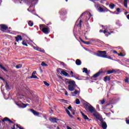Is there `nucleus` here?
<instances>
[{"label":"nucleus","mask_w":129,"mask_h":129,"mask_svg":"<svg viewBox=\"0 0 129 129\" xmlns=\"http://www.w3.org/2000/svg\"><path fill=\"white\" fill-rule=\"evenodd\" d=\"M17 105L18 106H21V105H23V108L25 107H27V105H29L28 104H24L23 102H21V101H18V102L16 103Z\"/></svg>","instance_id":"nucleus-10"},{"label":"nucleus","mask_w":129,"mask_h":129,"mask_svg":"<svg viewBox=\"0 0 129 129\" xmlns=\"http://www.w3.org/2000/svg\"><path fill=\"white\" fill-rule=\"evenodd\" d=\"M0 30L1 31H2L3 33H5V31L9 30V27L6 24H1L0 25Z\"/></svg>","instance_id":"nucleus-5"},{"label":"nucleus","mask_w":129,"mask_h":129,"mask_svg":"<svg viewBox=\"0 0 129 129\" xmlns=\"http://www.w3.org/2000/svg\"><path fill=\"white\" fill-rule=\"evenodd\" d=\"M118 55L120 56L121 57H123V54L122 53H117Z\"/></svg>","instance_id":"nucleus-47"},{"label":"nucleus","mask_w":129,"mask_h":129,"mask_svg":"<svg viewBox=\"0 0 129 129\" xmlns=\"http://www.w3.org/2000/svg\"><path fill=\"white\" fill-rule=\"evenodd\" d=\"M66 111L71 118H73V116L70 113V111L68 110V109H66Z\"/></svg>","instance_id":"nucleus-19"},{"label":"nucleus","mask_w":129,"mask_h":129,"mask_svg":"<svg viewBox=\"0 0 129 129\" xmlns=\"http://www.w3.org/2000/svg\"><path fill=\"white\" fill-rule=\"evenodd\" d=\"M106 58H107V59H111V56H107V57H106Z\"/></svg>","instance_id":"nucleus-57"},{"label":"nucleus","mask_w":129,"mask_h":129,"mask_svg":"<svg viewBox=\"0 0 129 129\" xmlns=\"http://www.w3.org/2000/svg\"><path fill=\"white\" fill-rule=\"evenodd\" d=\"M116 11H117L118 13L119 12H120V9H119V8H117Z\"/></svg>","instance_id":"nucleus-55"},{"label":"nucleus","mask_w":129,"mask_h":129,"mask_svg":"<svg viewBox=\"0 0 129 129\" xmlns=\"http://www.w3.org/2000/svg\"><path fill=\"white\" fill-rule=\"evenodd\" d=\"M67 83H69L70 84V85L68 86L69 90H70V91H74V87H75V81H69L67 82Z\"/></svg>","instance_id":"nucleus-1"},{"label":"nucleus","mask_w":129,"mask_h":129,"mask_svg":"<svg viewBox=\"0 0 129 129\" xmlns=\"http://www.w3.org/2000/svg\"><path fill=\"white\" fill-rule=\"evenodd\" d=\"M124 7L127 8V0H124Z\"/></svg>","instance_id":"nucleus-32"},{"label":"nucleus","mask_w":129,"mask_h":129,"mask_svg":"<svg viewBox=\"0 0 129 129\" xmlns=\"http://www.w3.org/2000/svg\"><path fill=\"white\" fill-rule=\"evenodd\" d=\"M85 108L86 109H88V110L89 111V112H91V113H93V112H96V109H95V108H94V107L91 105L88 106V105H87Z\"/></svg>","instance_id":"nucleus-4"},{"label":"nucleus","mask_w":129,"mask_h":129,"mask_svg":"<svg viewBox=\"0 0 129 129\" xmlns=\"http://www.w3.org/2000/svg\"><path fill=\"white\" fill-rule=\"evenodd\" d=\"M37 73L36 71H33L31 77H28V79H32L33 78L35 79H38V77L35 75Z\"/></svg>","instance_id":"nucleus-8"},{"label":"nucleus","mask_w":129,"mask_h":129,"mask_svg":"<svg viewBox=\"0 0 129 129\" xmlns=\"http://www.w3.org/2000/svg\"><path fill=\"white\" fill-rule=\"evenodd\" d=\"M113 54H117V51L116 50H113Z\"/></svg>","instance_id":"nucleus-54"},{"label":"nucleus","mask_w":129,"mask_h":129,"mask_svg":"<svg viewBox=\"0 0 129 129\" xmlns=\"http://www.w3.org/2000/svg\"><path fill=\"white\" fill-rule=\"evenodd\" d=\"M95 7L98 10H99V8H100V4H95Z\"/></svg>","instance_id":"nucleus-26"},{"label":"nucleus","mask_w":129,"mask_h":129,"mask_svg":"<svg viewBox=\"0 0 129 129\" xmlns=\"http://www.w3.org/2000/svg\"><path fill=\"white\" fill-rule=\"evenodd\" d=\"M61 101H62V102H64V103H68V101L65 99H61Z\"/></svg>","instance_id":"nucleus-45"},{"label":"nucleus","mask_w":129,"mask_h":129,"mask_svg":"<svg viewBox=\"0 0 129 129\" xmlns=\"http://www.w3.org/2000/svg\"><path fill=\"white\" fill-rule=\"evenodd\" d=\"M43 83L45 85H46V86H50V84L48 83L46 81H44Z\"/></svg>","instance_id":"nucleus-41"},{"label":"nucleus","mask_w":129,"mask_h":129,"mask_svg":"<svg viewBox=\"0 0 129 129\" xmlns=\"http://www.w3.org/2000/svg\"><path fill=\"white\" fill-rule=\"evenodd\" d=\"M99 32H100V33H103V30H102V29H100V30H99Z\"/></svg>","instance_id":"nucleus-62"},{"label":"nucleus","mask_w":129,"mask_h":129,"mask_svg":"<svg viewBox=\"0 0 129 129\" xmlns=\"http://www.w3.org/2000/svg\"><path fill=\"white\" fill-rule=\"evenodd\" d=\"M0 79H1V80H3V81H6V80H5V79H4V78L0 77Z\"/></svg>","instance_id":"nucleus-53"},{"label":"nucleus","mask_w":129,"mask_h":129,"mask_svg":"<svg viewBox=\"0 0 129 129\" xmlns=\"http://www.w3.org/2000/svg\"><path fill=\"white\" fill-rule=\"evenodd\" d=\"M0 68H1V69H3V70H4V71H5V72H8V70H7L6 68L4 67V66H3V65L1 64H0Z\"/></svg>","instance_id":"nucleus-23"},{"label":"nucleus","mask_w":129,"mask_h":129,"mask_svg":"<svg viewBox=\"0 0 129 129\" xmlns=\"http://www.w3.org/2000/svg\"><path fill=\"white\" fill-rule=\"evenodd\" d=\"M22 45H23V46H26V47H28V44H27V42L25 40H23L22 42Z\"/></svg>","instance_id":"nucleus-29"},{"label":"nucleus","mask_w":129,"mask_h":129,"mask_svg":"<svg viewBox=\"0 0 129 129\" xmlns=\"http://www.w3.org/2000/svg\"><path fill=\"white\" fill-rule=\"evenodd\" d=\"M93 115H94L97 119H99L100 118V115H99V113H98V112H96L94 113H93Z\"/></svg>","instance_id":"nucleus-16"},{"label":"nucleus","mask_w":129,"mask_h":129,"mask_svg":"<svg viewBox=\"0 0 129 129\" xmlns=\"http://www.w3.org/2000/svg\"><path fill=\"white\" fill-rule=\"evenodd\" d=\"M99 103H100V104H104V103H105V100H104V99H103V100H100L99 101Z\"/></svg>","instance_id":"nucleus-24"},{"label":"nucleus","mask_w":129,"mask_h":129,"mask_svg":"<svg viewBox=\"0 0 129 129\" xmlns=\"http://www.w3.org/2000/svg\"><path fill=\"white\" fill-rule=\"evenodd\" d=\"M76 104H80V100L79 99L76 100Z\"/></svg>","instance_id":"nucleus-37"},{"label":"nucleus","mask_w":129,"mask_h":129,"mask_svg":"<svg viewBox=\"0 0 129 129\" xmlns=\"http://www.w3.org/2000/svg\"><path fill=\"white\" fill-rule=\"evenodd\" d=\"M84 15H85V12L82 13L81 16H80V18H82V17H83V16H84Z\"/></svg>","instance_id":"nucleus-50"},{"label":"nucleus","mask_w":129,"mask_h":129,"mask_svg":"<svg viewBox=\"0 0 129 129\" xmlns=\"http://www.w3.org/2000/svg\"><path fill=\"white\" fill-rule=\"evenodd\" d=\"M96 107H97V109H99V105H97Z\"/></svg>","instance_id":"nucleus-61"},{"label":"nucleus","mask_w":129,"mask_h":129,"mask_svg":"<svg viewBox=\"0 0 129 129\" xmlns=\"http://www.w3.org/2000/svg\"><path fill=\"white\" fill-rule=\"evenodd\" d=\"M81 114L82 115V117H83V118H84V119H85V120H87L88 121H90L91 120V119H89V118H88L87 115H85V114H84V113H83V112H81Z\"/></svg>","instance_id":"nucleus-9"},{"label":"nucleus","mask_w":129,"mask_h":129,"mask_svg":"<svg viewBox=\"0 0 129 129\" xmlns=\"http://www.w3.org/2000/svg\"><path fill=\"white\" fill-rule=\"evenodd\" d=\"M33 7H34V5H33V4H31V5L30 6V7H29V9H30V8H33Z\"/></svg>","instance_id":"nucleus-60"},{"label":"nucleus","mask_w":129,"mask_h":129,"mask_svg":"<svg viewBox=\"0 0 129 129\" xmlns=\"http://www.w3.org/2000/svg\"><path fill=\"white\" fill-rule=\"evenodd\" d=\"M21 67H23V64H19L16 66V68L17 69H20V68H21Z\"/></svg>","instance_id":"nucleus-28"},{"label":"nucleus","mask_w":129,"mask_h":129,"mask_svg":"<svg viewBox=\"0 0 129 129\" xmlns=\"http://www.w3.org/2000/svg\"><path fill=\"white\" fill-rule=\"evenodd\" d=\"M103 32L104 33V34H106V33H107V31H106V30H104L103 31Z\"/></svg>","instance_id":"nucleus-58"},{"label":"nucleus","mask_w":129,"mask_h":129,"mask_svg":"<svg viewBox=\"0 0 129 129\" xmlns=\"http://www.w3.org/2000/svg\"><path fill=\"white\" fill-rule=\"evenodd\" d=\"M41 66H42L43 67H47V66H48V64L46 63H45V62L44 61H42L41 62Z\"/></svg>","instance_id":"nucleus-25"},{"label":"nucleus","mask_w":129,"mask_h":129,"mask_svg":"<svg viewBox=\"0 0 129 129\" xmlns=\"http://www.w3.org/2000/svg\"><path fill=\"white\" fill-rule=\"evenodd\" d=\"M15 42H19V41H22L23 38H22V35H18L17 36L15 37Z\"/></svg>","instance_id":"nucleus-13"},{"label":"nucleus","mask_w":129,"mask_h":129,"mask_svg":"<svg viewBox=\"0 0 129 129\" xmlns=\"http://www.w3.org/2000/svg\"><path fill=\"white\" fill-rule=\"evenodd\" d=\"M61 74L64 75V76H69V74L64 71H61Z\"/></svg>","instance_id":"nucleus-22"},{"label":"nucleus","mask_w":129,"mask_h":129,"mask_svg":"<svg viewBox=\"0 0 129 129\" xmlns=\"http://www.w3.org/2000/svg\"><path fill=\"white\" fill-rule=\"evenodd\" d=\"M38 51H39V52H41V53L45 52V50H44V49H41V48H39V49H38Z\"/></svg>","instance_id":"nucleus-44"},{"label":"nucleus","mask_w":129,"mask_h":129,"mask_svg":"<svg viewBox=\"0 0 129 129\" xmlns=\"http://www.w3.org/2000/svg\"><path fill=\"white\" fill-rule=\"evenodd\" d=\"M97 56L101 57V58H107V55H106V51H98Z\"/></svg>","instance_id":"nucleus-2"},{"label":"nucleus","mask_w":129,"mask_h":129,"mask_svg":"<svg viewBox=\"0 0 129 129\" xmlns=\"http://www.w3.org/2000/svg\"><path fill=\"white\" fill-rule=\"evenodd\" d=\"M5 83H6L5 87L6 89H10V85H9L8 82H6Z\"/></svg>","instance_id":"nucleus-31"},{"label":"nucleus","mask_w":129,"mask_h":129,"mask_svg":"<svg viewBox=\"0 0 129 129\" xmlns=\"http://www.w3.org/2000/svg\"><path fill=\"white\" fill-rule=\"evenodd\" d=\"M72 109V106H69V107H68V109H69V110H71Z\"/></svg>","instance_id":"nucleus-52"},{"label":"nucleus","mask_w":129,"mask_h":129,"mask_svg":"<svg viewBox=\"0 0 129 129\" xmlns=\"http://www.w3.org/2000/svg\"><path fill=\"white\" fill-rule=\"evenodd\" d=\"M102 127L103 129L107 128V124H106V122H102Z\"/></svg>","instance_id":"nucleus-17"},{"label":"nucleus","mask_w":129,"mask_h":129,"mask_svg":"<svg viewBox=\"0 0 129 129\" xmlns=\"http://www.w3.org/2000/svg\"><path fill=\"white\" fill-rule=\"evenodd\" d=\"M59 15L60 16H65L66 15V10L65 9H61L59 11Z\"/></svg>","instance_id":"nucleus-15"},{"label":"nucleus","mask_w":129,"mask_h":129,"mask_svg":"<svg viewBox=\"0 0 129 129\" xmlns=\"http://www.w3.org/2000/svg\"><path fill=\"white\" fill-rule=\"evenodd\" d=\"M129 78L126 77L124 80L125 83H128Z\"/></svg>","instance_id":"nucleus-36"},{"label":"nucleus","mask_w":129,"mask_h":129,"mask_svg":"<svg viewBox=\"0 0 129 129\" xmlns=\"http://www.w3.org/2000/svg\"><path fill=\"white\" fill-rule=\"evenodd\" d=\"M28 25L30 27H33L34 26V23L32 22V21H29L28 22Z\"/></svg>","instance_id":"nucleus-30"},{"label":"nucleus","mask_w":129,"mask_h":129,"mask_svg":"<svg viewBox=\"0 0 129 129\" xmlns=\"http://www.w3.org/2000/svg\"><path fill=\"white\" fill-rule=\"evenodd\" d=\"M73 74H74L73 72V71H71L70 75H71L72 77H73Z\"/></svg>","instance_id":"nucleus-51"},{"label":"nucleus","mask_w":129,"mask_h":129,"mask_svg":"<svg viewBox=\"0 0 129 129\" xmlns=\"http://www.w3.org/2000/svg\"><path fill=\"white\" fill-rule=\"evenodd\" d=\"M109 7L110 9H111V10H113V9H114V7H115V5H114V4H110L109 5Z\"/></svg>","instance_id":"nucleus-27"},{"label":"nucleus","mask_w":129,"mask_h":129,"mask_svg":"<svg viewBox=\"0 0 129 129\" xmlns=\"http://www.w3.org/2000/svg\"><path fill=\"white\" fill-rule=\"evenodd\" d=\"M16 126H17V127H18V128H19V129H24V127H21V125H20V124H17Z\"/></svg>","instance_id":"nucleus-43"},{"label":"nucleus","mask_w":129,"mask_h":129,"mask_svg":"<svg viewBox=\"0 0 129 129\" xmlns=\"http://www.w3.org/2000/svg\"><path fill=\"white\" fill-rule=\"evenodd\" d=\"M98 1H100V3L101 4H104L106 2L105 0H98Z\"/></svg>","instance_id":"nucleus-46"},{"label":"nucleus","mask_w":129,"mask_h":129,"mask_svg":"<svg viewBox=\"0 0 129 129\" xmlns=\"http://www.w3.org/2000/svg\"><path fill=\"white\" fill-rule=\"evenodd\" d=\"M49 120L51 121L52 123H57V121L59 120V119L56 118L50 117Z\"/></svg>","instance_id":"nucleus-12"},{"label":"nucleus","mask_w":129,"mask_h":129,"mask_svg":"<svg viewBox=\"0 0 129 129\" xmlns=\"http://www.w3.org/2000/svg\"><path fill=\"white\" fill-rule=\"evenodd\" d=\"M60 65H62V66H65V63L64 62L60 61Z\"/></svg>","instance_id":"nucleus-48"},{"label":"nucleus","mask_w":129,"mask_h":129,"mask_svg":"<svg viewBox=\"0 0 129 129\" xmlns=\"http://www.w3.org/2000/svg\"><path fill=\"white\" fill-rule=\"evenodd\" d=\"M112 73H114L115 74H116V73H117V69L107 71L106 75L108 74H112Z\"/></svg>","instance_id":"nucleus-11"},{"label":"nucleus","mask_w":129,"mask_h":129,"mask_svg":"<svg viewBox=\"0 0 129 129\" xmlns=\"http://www.w3.org/2000/svg\"><path fill=\"white\" fill-rule=\"evenodd\" d=\"M67 127L68 129H72V128H71V127L70 126H67Z\"/></svg>","instance_id":"nucleus-63"},{"label":"nucleus","mask_w":129,"mask_h":129,"mask_svg":"<svg viewBox=\"0 0 129 129\" xmlns=\"http://www.w3.org/2000/svg\"><path fill=\"white\" fill-rule=\"evenodd\" d=\"M57 71L58 74L62 75V71H62V69H58L57 70Z\"/></svg>","instance_id":"nucleus-34"},{"label":"nucleus","mask_w":129,"mask_h":129,"mask_svg":"<svg viewBox=\"0 0 129 129\" xmlns=\"http://www.w3.org/2000/svg\"><path fill=\"white\" fill-rule=\"evenodd\" d=\"M71 94L72 95H73V96H74L75 95V94H74V92H71Z\"/></svg>","instance_id":"nucleus-59"},{"label":"nucleus","mask_w":129,"mask_h":129,"mask_svg":"<svg viewBox=\"0 0 129 129\" xmlns=\"http://www.w3.org/2000/svg\"><path fill=\"white\" fill-rule=\"evenodd\" d=\"M3 122H4V121H9V123H13L14 125L12 127H11L12 129H16V124L14 121H12L9 117H6L4 118V119L2 120Z\"/></svg>","instance_id":"nucleus-3"},{"label":"nucleus","mask_w":129,"mask_h":129,"mask_svg":"<svg viewBox=\"0 0 129 129\" xmlns=\"http://www.w3.org/2000/svg\"><path fill=\"white\" fill-rule=\"evenodd\" d=\"M44 27H45V25L44 24H41L39 25V29L40 30H41V31H42V30H43V29H44Z\"/></svg>","instance_id":"nucleus-33"},{"label":"nucleus","mask_w":129,"mask_h":129,"mask_svg":"<svg viewBox=\"0 0 129 129\" xmlns=\"http://www.w3.org/2000/svg\"><path fill=\"white\" fill-rule=\"evenodd\" d=\"M82 43H83L85 45H89L90 44V41L85 42V41H82Z\"/></svg>","instance_id":"nucleus-35"},{"label":"nucleus","mask_w":129,"mask_h":129,"mask_svg":"<svg viewBox=\"0 0 129 129\" xmlns=\"http://www.w3.org/2000/svg\"><path fill=\"white\" fill-rule=\"evenodd\" d=\"M83 70V72H85L86 74L88 73V70L87 69L84 68Z\"/></svg>","instance_id":"nucleus-40"},{"label":"nucleus","mask_w":129,"mask_h":129,"mask_svg":"<svg viewBox=\"0 0 129 129\" xmlns=\"http://www.w3.org/2000/svg\"><path fill=\"white\" fill-rule=\"evenodd\" d=\"M42 32L44 33V34H46V35H48L49 33H50V28L49 27H45L42 28Z\"/></svg>","instance_id":"nucleus-7"},{"label":"nucleus","mask_w":129,"mask_h":129,"mask_svg":"<svg viewBox=\"0 0 129 129\" xmlns=\"http://www.w3.org/2000/svg\"><path fill=\"white\" fill-rule=\"evenodd\" d=\"M126 18L128 20H129V14L126 16Z\"/></svg>","instance_id":"nucleus-64"},{"label":"nucleus","mask_w":129,"mask_h":129,"mask_svg":"<svg viewBox=\"0 0 129 129\" xmlns=\"http://www.w3.org/2000/svg\"><path fill=\"white\" fill-rule=\"evenodd\" d=\"M104 12H110L109 10H108L106 7L103 8Z\"/></svg>","instance_id":"nucleus-38"},{"label":"nucleus","mask_w":129,"mask_h":129,"mask_svg":"<svg viewBox=\"0 0 129 129\" xmlns=\"http://www.w3.org/2000/svg\"><path fill=\"white\" fill-rule=\"evenodd\" d=\"M30 111L33 113L34 115H40V113L39 112H37L36 110L31 109Z\"/></svg>","instance_id":"nucleus-14"},{"label":"nucleus","mask_w":129,"mask_h":129,"mask_svg":"<svg viewBox=\"0 0 129 129\" xmlns=\"http://www.w3.org/2000/svg\"><path fill=\"white\" fill-rule=\"evenodd\" d=\"M81 63H82L81 60L79 59H78L76 60V64L78 66H79L81 65Z\"/></svg>","instance_id":"nucleus-20"},{"label":"nucleus","mask_w":129,"mask_h":129,"mask_svg":"<svg viewBox=\"0 0 129 129\" xmlns=\"http://www.w3.org/2000/svg\"><path fill=\"white\" fill-rule=\"evenodd\" d=\"M104 73V72L99 71L95 74L93 75L92 76V78H97V77H99L101 75V74H103Z\"/></svg>","instance_id":"nucleus-6"},{"label":"nucleus","mask_w":129,"mask_h":129,"mask_svg":"<svg viewBox=\"0 0 129 129\" xmlns=\"http://www.w3.org/2000/svg\"><path fill=\"white\" fill-rule=\"evenodd\" d=\"M65 95H66L67 96H68V92H67V91H65Z\"/></svg>","instance_id":"nucleus-56"},{"label":"nucleus","mask_w":129,"mask_h":129,"mask_svg":"<svg viewBox=\"0 0 129 129\" xmlns=\"http://www.w3.org/2000/svg\"><path fill=\"white\" fill-rule=\"evenodd\" d=\"M112 33H113V32L111 31L110 32H108V34H106L105 36L108 37L110 35H111Z\"/></svg>","instance_id":"nucleus-42"},{"label":"nucleus","mask_w":129,"mask_h":129,"mask_svg":"<svg viewBox=\"0 0 129 129\" xmlns=\"http://www.w3.org/2000/svg\"><path fill=\"white\" fill-rule=\"evenodd\" d=\"M98 11L99 12H100V13H102L103 12H104V9L103 8L100 7Z\"/></svg>","instance_id":"nucleus-39"},{"label":"nucleus","mask_w":129,"mask_h":129,"mask_svg":"<svg viewBox=\"0 0 129 129\" xmlns=\"http://www.w3.org/2000/svg\"><path fill=\"white\" fill-rule=\"evenodd\" d=\"M110 80V77L106 76L104 78V81L106 82V81H109Z\"/></svg>","instance_id":"nucleus-18"},{"label":"nucleus","mask_w":129,"mask_h":129,"mask_svg":"<svg viewBox=\"0 0 129 129\" xmlns=\"http://www.w3.org/2000/svg\"><path fill=\"white\" fill-rule=\"evenodd\" d=\"M74 93L75 94V95H77V94H78V91L76 90Z\"/></svg>","instance_id":"nucleus-49"},{"label":"nucleus","mask_w":129,"mask_h":129,"mask_svg":"<svg viewBox=\"0 0 129 129\" xmlns=\"http://www.w3.org/2000/svg\"><path fill=\"white\" fill-rule=\"evenodd\" d=\"M77 27H80V29H81V27H82V20L81 19L80 20L79 23L76 25Z\"/></svg>","instance_id":"nucleus-21"}]
</instances>
